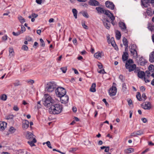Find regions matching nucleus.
Here are the masks:
<instances>
[{
    "label": "nucleus",
    "mask_w": 154,
    "mask_h": 154,
    "mask_svg": "<svg viewBox=\"0 0 154 154\" xmlns=\"http://www.w3.org/2000/svg\"><path fill=\"white\" fill-rule=\"evenodd\" d=\"M38 15L37 14H35L34 13H33L32 14V16L33 18H36L38 16Z\"/></svg>",
    "instance_id": "338daca9"
},
{
    "label": "nucleus",
    "mask_w": 154,
    "mask_h": 154,
    "mask_svg": "<svg viewBox=\"0 0 154 154\" xmlns=\"http://www.w3.org/2000/svg\"><path fill=\"white\" fill-rule=\"evenodd\" d=\"M145 73L147 74L146 76L147 77H149L150 76L149 75L150 74V71L149 70H147L145 72Z\"/></svg>",
    "instance_id": "774afa93"
},
{
    "label": "nucleus",
    "mask_w": 154,
    "mask_h": 154,
    "mask_svg": "<svg viewBox=\"0 0 154 154\" xmlns=\"http://www.w3.org/2000/svg\"><path fill=\"white\" fill-rule=\"evenodd\" d=\"M7 123L4 122L0 121V130H3L6 127Z\"/></svg>",
    "instance_id": "f3484780"
},
{
    "label": "nucleus",
    "mask_w": 154,
    "mask_h": 154,
    "mask_svg": "<svg viewBox=\"0 0 154 154\" xmlns=\"http://www.w3.org/2000/svg\"><path fill=\"white\" fill-rule=\"evenodd\" d=\"M13 109L15 111H18L19 110V108L17 106H14L13 107Z\"/></svg>",
    "instance_id": "4d7b16f0"
},
{
    "label": "nucleus",
    "mask_w": 154,
    "mask_h": 154,
    "mask_svg": "<svg viewBox=\"0 0 154 154\" xmlns=\"http://www.w3.org/2000/svg\"><path fill=\"white\" fill-rule=\"evenodd\" d=\"M57 83L54 81L48 82L45 85V91L48 93L52 92L54 91L57 87Z\"/></svg>",
    "instance_id": "f03ea898"
},
{
    "label": "nucleus",
    "mask_w": 154,
    "mask_h": 154,
    "mask_svg": "<svg viewBox=\"0 0 154 154\" xmlns=\"http://www.w3.org/2000/svg\"><path fill=\"white\" fill-rule=\"evenodd\" d=\"M124 151L126 153H130L134 152V149L132 148H128L125 149Z\"/></svg>",
    "instance_id": "c756f323"
},
{
    "label": "nucleus",
    "mask_w": 154,
    "mask_h": 154,
    "mask_svg": "<svg viewBox=\"0 0 154 154\" xmlns=\"http://www.w3.org/2000/svg\"><path fill=\"white\" fill-rule=\"evenodd\" d=\"M27 82L30 84H32L34 83V80L30 79L28 81H27Z\"/></svg>",
    "instance_id": "680f3d73"
},
{
    "label": "nucleus",
    "mask_w": 154,
    "mask_h": 154,
    "mask_svg": "<svg viewBox=\"0 0 154 154\" xmlns=\"http://www.w3.org/2000/svg\"><path fill=\"white\" fill-rule=\"evenodd\" d=\"M119 79L121 80L122 82L124 81L125 80L124 77L122 75H120L119 77Z\"/></svg>",
    "instance_id": "5fc2aeb1"
},
{
    "label": "nucleus",
    "mask_w": 154,
    "mask_h": 154,
    "mask_svg": "<svg viewBox=\"0 0 154 154\" xmlns=\"http://www.w3.org/2000/svg\"><path fill=\"white\" fill-rule=\"evenodd\" d=\"M102 53L100 52H97L94 54V57L96 58L100 59L101 58Z\"/></svg>",
    "instance_id": "7c9ffc66"
},
{
    "label": "nucleus",
    "mask_w": 154,
    "mask_h": 154,
    "mask_svg": "<svg viewBox=\"0 0 154 154\" xmlns=\"http://www.w3.org/2000/svg\"><path fill=\"white\" fill-rule=\"evenodd\" d=\"M67 69L66 67H61L60 68V69L62 70V71L63 73H65L66 72V71L67 70Z\"/></svg>",
    "instance_id": "09e8293b"
},
{
    "label": "nucleus",
    "mask_w": 154,
    "mask_h": 154,
    "mask_svg": "<svg viewBox=\"0 0 154 154\" xmlns=\"http://www.w3.org/2000/svg\"><path fill=\"white\" fill-rule=\"evenodd\" d=\"M45 143H43V145H44L45 144ZM45 143L46 144L47 146H48L50 148V149H52V147L51 146V143L49 141H48L46 142Z\"/></svg>",
    "instance_id": "79ce46f5"
},
{
    "label": "nucleus",
    "mask_w": 154,
    "mask_h": 154,
    "mask_svg": "<svg viewBox=\"0 0 154 154\" xmlns=\"http://www.w3.org/2000/svg\"><path fill=\"white\" fill-rule=\"evenodd\" d=\"M137 47L135 45H132L131 48H130V51L131 54V55L134 57H137L138 54L136 49Z\"/></svg>",
    "instance_id": "39448f33"
},
{
    "label": "nucleus",
    "mask_w": 154,
    "mask_h": 154,
    "mask_svg": "<svg viewBox=\"0 0 154 154\" xmlns=\"http://www.w3.org/2000/svg\"><path fill=\"white\" fill-rule=\"evenodd\" d=\"M133 63L132 60L131 59H129L125 63V67H126L129 66L131 65V64Z\"/></svg>",
    "instance_id": "bb28decb"
},
{
    "label": "nucleus",
    "mask_w": 154,
    "mask_h": 154,
    "mask_svg": "<svg viewBox=\"0 0 154 154\" xmlns=\"http://www.w3.org/2000/svg\"><path fill=\"white\" fill-rule=\"evenodd\" d=\"M22 49L24 51H27L28 49V48L26 45H23L22 48Z\"/></svg>",
    "instance_id": "603ef678"
},
{
    "label": "nucleus",
    "mask_w": 154,
    "mask_h": 154,
    "mask_svg": "<svg viewBox=\"0 0 154 154\" xmlns=\"http://www.w3.org/2000/svg\"><path fill=\"white\" fill-rule=\"evenodd\" d=\"M15 116L13 114H9L5 116V119L8 120H13Z\"/></svg>",
    "instance_id": "5701e85b"
},
{
    "label": "nucleus",
    "mask_w": 154,
    "mask_h": 154,
    "mask_svg": "<svg viewBox=\"0 0 154 154\" xmlns=\"http://www.w3.org/2000/svg\"><path fill=\"white\" fill-rule=\"evenodd\" d=\"M26 39L28 41H31L32 38L29 36H27L26 37Z\"/></svg>",
    "instance_id": "bf43d9fd"
},
{
    "label": "nucleus",
    "mask_w": 154,
    "mask_h": 154,
    "mask_svg": "<svg viewBox=\"0 0 154 154\" xmlns=\"http://www.w3.org/2000/svg\"><path fill=\"white\" fill-rule=\"evenodd\" d=\"M21 31L22 32L21 33H23V32H25L26 30V28L23 25H21Z\"/></svg>",
    "instance_id": "864d4df0"
},
{
    "label": "nucleus",
    "mask_w": 154,
    "mask_h": 154,
    "mask_svg": "<svg viewBox=\"0 0 154 154\" xmlns=\"http://www.w3.org/2000/svg\"><path fill=\"white\" fill-rule=\"evenodd\" d=\"M55 93L56 96L58 97H61L65 95L66 93V89L63 87H58L55 90Z\"/></svg>",
    "instance_id": "20e7f679"
},
{
    "label": "nucleus",
    "mask_w": 154,
    "mask_h": 154,
    "mask_svg": "<svg viewBox=\"0 0 154 154\" xmlns=\"http://www.w3.org/2000/svg\"><path fill=\"white\" fill-rule=\"evenodd\" d=\"M116 39L118 40H119L121 36V34L120 32L118 30H116Z\"/></svg>",
    "instance_id": "cd10ccee"
},
{
    "label": "nucleus",
    "mask_w": 154,
    "mask_h": 154,
    "mask_svg": "<svg viewBox=\"0 0 154 154\" xmlns=\"http://www.w3.org/2000/svg\"><path fill=\"white\" fill-rule=\"evenodd\" d=\"M63 109L62 105L59 104H54L49 108V111L51 114H58L60 113Z\"/></svg>",
    "instance_id": "f257e3e1"
},
{
    "label": "nucleus",
    "mask_w": 154,
    "mask_h": 154,
    "mask_svg": "<svg viewBox=\"0 0 154 154\" xmlns=\"http://www.w3.org/2000/svg\"><path fill=\"white\" fill-rule=\"evenodd\" d=\"M119 27L123 31H125L126 28V26L125 23L122 22H120L119 23Z\"/></svg>",
    "instance_id": "aec40b11"
},
{
    "label": "nucleus",
    "mask_w": 154,
    "mask_h": 154,
    "mask_svg": "<svg viewBox=\"0 0 154 154\" xmlns=\"http://www.w3.org/2000/svg\"><path fill=\"white\" fill-rule=\"evenodd\" d=\"M29 122L28 121L25 120L23 121L22 124V128L24 130L27 129L29 126Z\"/></svg>",
    "instance_id": "f8f14e48"
},
{
    "label": "nucleus",
    "mask_w": 154,
    "mask_h": 154,
    "mask_svg": "<svg viewBox=\"0 0 154 154\" xmlns=\"http://www.w3.org/2000/svg\"><path fill=\"white\" fill-rule=\"evenodd\" d=\"M117 92V88L116 87L112 86L109 90V94L110 96H115Z\"/></svg>",
    "instance_id": "6e6552de"
},
{
    "label": "nucleus",
    "mask_w": 154,
    "mask_h": 154,
    "mask_svg": "<svg viewBox=\"0 0 154 154\" xmlns=\"http://www.w3.org/2000/svg\"><path fill=\"white\" fill-rule=\"evenodd\" d=\"M36 107L37 109H39L41 107V105L40 104V101H38L37 102V106H36Z\"/></svg>",
    "instance_id": "3c124183"
},
{
    "label": "nucleus",
    "mask_w": 154,
    "mask_h": 154,
    "mask_svg": "<svg viewBox=\"0 0 154 154\" xmlns=\"http://www.w3.org/2000/svg\"><path fill=\"white\" fill-rule=\"evenodd\" d=\"M72 12L73 14V15L75 19L77 18V11L75 8L72 9Z\"/></svg>",
    "instance_id": "2f4dec72"
},
{
    "label": "nucleus",
    "mask_w": 154,
    "mask_h": 154,
    "mask_svg": "<svg viewBox=\"0 0 154 154\" xmlns=\"http://www.w3.org/2000/svg\"><path fill=\"white\" fill-rule=\"evenodd\" d=\"M122 41L124 45L125 46H127L128 45V42L127 39L125 37H124L122 39Z\"/></svg>",
    "instance_id": "e433bc0d"
},
{
    "label": "nucleus",
    "mask_w": 154,
    "mask_h": 154,
    "mask_svg": "<svg viewBox=\"0 0 154 154\" xmlns=\"http://www.w3.org/2000/svg\"><path fill=\"white\" fill-rule=\"evenodd\" d=\"M136 135H141L143 134V131L141 130L135 131Z\"/></svg>",
    "instance_id": "ea45409f"
},
{
    "label": "nucleus",
    "mask_w": 154,
    "mask_h": 154,
    "mask_svg": "<svg viewBox=\"0 0 154 154\" xmlns=\"http://www.w3.org/2000/svg\"><path fill=\"white\" fill-rule=\"evenodd\" d=\"M145 89H146L143 86H142L140 88V90L142 92H144L145 91Z\"/></svg>",
    "instance_id": "0e129e2a"
},
{
    "label": "nucleus",
    "mask_w": 154,
    "mask_h": 154,
    "mask_svg": "<svg viewBox=\"0 0 154 154\" xmlns=\"http://www.w3.org/2000/svg\"><path fill=\"white\" fill-rule=\"evenodd\" d=\"M40 41L41 42L40 45L42 47H44L45 45V43L43 41V40L42 38H40Z\"/></svg>",
    "instance_id": "c03bdc74"
},
{
    "label": "nucleus",
    "mask_w": 154,
    "mask_h": 154,
    "mask_svg": "<svg viewBox=\"0 0 154 154\" xmlns=\"http://www.w3.org/2000/svg\"><path fill=\"white\" fill-rule=\"evenodd\" d=\"M128 52H124L122 55V59L123 61H126L128 59Z\"/></svg>",
    "instance_id": "6ab92c4d"
},
{
    "label": "nucleus",
    "mask_w": 154,
    "mask_h": 154,
    "mask_svg": "<svg viewBox=\"0 0 154 154\" xmlns=\"http://www.w3.org/2000/svg\"><path fill=\"white\" fill-rule=\"evenodd\" d=\"M140 64L141 65L144 66L146 62L145 61L143 57H141L139 59Z\"/></svg>",
    "instance_id": "c85d7f7f"
},
{
    "label": "nucleus",
    "mask_w": 154,
    "mask_h": 154,
    "mask_svg": "<svg viewBox=\"0 0 154 154\" xmlns=\"http://www.w3.org/2000/svg\"><path fill=\"white\" fill-rule=\"evenodd\" d=\"M33 135L32 133L29 131H27L26 136L27 139L31 140H33V138H35V137H33Z\"/></svg>",
    "instance_id": "4468645a"
},
{
    "label": "nucleus",
    "mask_w": 154,
    "mask_h": 154,
    "mask_svg": "<svg viewBox=\"0 0 154 154\" xmlns=\"http://www.w3.org/2000/svg\"><path fill=\"white\" fill-rule=\"evenodd\" d=\"M148 28L149 30L152 31L154 29V26L151 23H149L148 24Z\"/></svg>",
    "instance_id": "72a5a7b5"
},
{
    "label": "nucleus",
    "mask_w": 154,
    "mask_h": 154,
    "mask_svg": "<svg viewBox=\"0 0 154 154\" xmlns=\"http://www.w3.org/2000/svg\"><path fill=\"white\" fill-rule=\"evenodd\" d=\"M150 8H148L147 9L146 12L148 16H151L152 15V11Z\"/></svg>",
    "instance_id": "58836bf2"
},
{
    "label": "nucleus",
    "mask_w": 154,
    "mask_h": 154,
    "mask_svg": "<svg viewBox=\"0 0 154 154\" xmlns=\"http://www.w3.org/2000/svg\"><path fill=\"white\" fill-rule=\"evenodd\" d=\"M136 65L135 64H133L129 66L126 68L128 69V71L129 72H131L132 71H134L135 69H136Z\"/></svg>",
    "instance_id": "a211bd4d"
},
{
    "label": "nucleus",
    "mask_w": 154,
    "mask_h": 154,
    "mask_svg": "<svg viewBox=\"0 0 154 154\" xmlns=\"http://www.w3.org/2000/svg\"><path fill=\"white\" fill-rule=\"evenodd\" d=\"M9 51L10 55L13 56L14 55V50L12 47H10L9 48Z\"/></svg>",
    "instance_id": "4c0bfd02"
},
{
    "label": "nucleus",
    "mask_w": 154,
    "mask_h": 154,
    "mask_svg": "<svg viewBox=\"0 0 154 154\" xmlns=\"http://www.w3.org/2000/svg\"><path fill=\"white\" fill-rule=\"evenodd\" d=\"M105 5L106 7L111 10L114 9L115 5L112 2L108 1H107L105 2Z\"/></svg>",
    "instance_id": "1a4fd4ad"
},
{
    "label": "nucleus",
    "mask_w": 154,
    "mask_h": 154,
    "mask_svg": "<svg viewBox=\"0 0 154 154\" xmlns=\"http://www.w3.org/2000/svg\"><path fill=\"white\" fill-rule=\"evenodd\" d=\"M142 5L144 7L147 8L148 7V1L147 0H141Z\"/></svg>",
    "instance_id": "a878e982"
},
{
    "label": "nucleus",
    "mask_w": 154,
    "mask_h": 154,
    "mask_svg": "<svg viewBox=\"0 0 154 154\" xmlns=\"http://www.w3.org/2000/svg\"><path fill=\"white\" fill-rule=\"evenodd\" d=\"M9 131L11 133H13L15 131L16 129L15 128H14L13 127H11L10 128Z\"/></svg>",
    "instance_id": "a19ab883"
},
{
    "label": "nucleus",
    "mask_w": 154,
    "mask_h": 154,
    "mask_svg": "<svg viewBox=\"0 0 154 154\" xmlns=\"http://www.w3.org/2000/svg\"><path fill=\"white\" fill-rule=\"evenodd\" d=\"M105 14L108 16L111 20H115V17L113 14L110 13L109 11L107 10V11H106L105 13Z\"/></svg>",
    "instance_id": "9b49d317"
},
{
    "label": "nucleus",
    "mask_w": 154,
    "mask_h": 154,
    "mask_svg": "<svg viewBox=\"0 0 154 154\" xmlns=\"http://www.w3.org/2000/svg\"><path fill=\"white\" fill-rule=\"evenodd\" d=\"M137 76L139 78L142 79L145 76V73L143 71H140L139 72H138Z\"/></svg>",
    "instance_id": "393cba45"
},
{
    "label": "nucleus",
    "mask_w": 154,
    "mask_h": 154,
    "mask_svg": "<svg viewBox=\"0 0 154 154\" xmlns=\"http://www.w3.org/2000/svg\"><path fill=\"white\" fill-rule=\"evenodd\" d=\"M136 97L137 99L140 101H141L142 100V99L140 97V93L139 92H138L137 94L136 95Z\"/></svg>",
    "instance_id": "a18cd8bd"
},
{
    "label": "nucleus",
    "mask_w": 154,
    "mask_h": 154,
    "mask_svg": "<svg viewBox=\"0 0 154 154\" xmlns=\"http://www.w3.org/2000/svg\"><path fill=\"white\" fill-rule=\"evenodd\" d=\"M33 140L28 141L27 143L31 146H35L34 143H36V140L35 138H33Z\"/></svg>",
    "instance_id": "4be33fe9"
},
{
    "label": "nucleus",
    "mask_w": 154,
    "mask_h": 154,
    "mask_svg": "<svg viewBox=\"0 0 154 154\" xmlns=\"http://www.w3.org/2000/svg\"><path fill=\"white\" fill-rule=\"evenodd\" d=\"M105 152H109V146H106V147L105 148Z\"/></svg>",
    "instance_id": "69168bd1"
},
{
    "label": "nucleus",
    "mask_w": 154,
    "mask_h": 154,
    "mask_svg": "<svg viewBox=\"0 0 154 154\" xmlns=\"http://www.w3.org/2000/svg\"><path fill=\"white\" fill-rule=\"evenodd\" d=\"M89 5L92 6H98L99 5V3L95 0H90L89 2Z\"/></svg>",
    "instance_id": "2eb2a0df"
},
{
    "label": "nucleus",
    "mask_w": 154,
    "mask_h": 154,
    "mask_svg": "<svg viewBox=\"0 0 154 154\" xmlns=\"http://www.w3.org/2000/svg\"><path fill=\"white\" fill-rule=\"evenodd\" d=\"M149 61L151 63L154 62V51L151 52L149 54Z\"/></svg>",
    "instance_id": "412c9836"
},
{
    "label": "nucleus",
    "mask_w": 154,
    "mask_h": 154,
    "mask_svg": "<svg viewBox=\"0 0 154 154\" xmlns=\"http://www.w3.org/2000/svg\"><path fill=\"white\" fill-rule=\"evenodd\" d=\"M59 97L60 98V101L62 103L66 104L68 103L69 97L68 95L65 94Z\"/></svg>",
    "instance_id": "0eeeda50"
},
{
    "label": "nucleus",
    "mask_w": 154,
    "mask_h": 154,
    "mask_svg": "<svg viewBox=\"0 0 154 154\" xmlns=\"http://www.w3.org/2000/svg\"><path fill=\"white\" fill-rule=\"evenodd\" d=\"M8 36L6 35L2 37V39L4 41H6L7 39Z\"/></svg>",
    "instance_id": "e2e57ef3"
},
{
    "label": "nucleus",
    "mask_w": 154,
    "mask_h": 154,
    "mask_svg": "<svg viewBox=\"0 0 154 154\" xmlns=\"http://www.w3.org/2000/svg\"><path fill=\"white\" fill-rule=\"evenodd\" d=\"M143 108L145 109H150L151 108L150 103L148 102H146L141 105Z\"/></svg>",
    "instance_id": "9d476101"
},
{
    "label": "nucleus",
    "mask_w": 154,
    "mask_h": 154,
    "mask_svg": "<svg viewBox=\"0 0 154 154\" xmlns=\"http://www.w3.org/2000/svg\"><path fill=\"white\" fill-rule=\"evenodd\" d=\"M82 24L83 27L84 29H88V26L86 25L84 23L82 22Z\"/></svg>",
    "instance_id": "052dcab7"
},
{
    "label": "nucleus",
    "mask_w": 154,
    "mask_h": 154,
    "mask_svg": "<svg viewBox=\"0 0 154 154\" xmlns=\"http://www.w3.org/2000/svg\"><path fill=\"white\" fill-rule=\"evenodd\" d=\"M98 72L99 73H102V74H103L104 73H106V72H105L104 69H101L100 71H98Z\"/></svg>",
    "instance_id": "6e6d98bb"
},
{
    "label": "nucleus",
    "mask_w": 154,
    "mask_h": 154,
    "mask_svg": "<svg viewBox=\"0 0 154 154\" xmlns=\"http://www.w3.org/2000/svg\"><path fill=\"white\" fill-rule=\"evenodd\" d=\"M102 101L105 103V105H106V106H109V104L108 103L106 102V99H103V100H102Z\"/></svg>",
    "instance_id": "13d9d810"
},
{
    "label": "nucleus",
    "mask_w": 154,
    "mask_h": 154,
    "mask_svg": "<svg viewBox=\"0 0 154 154\" xmlns=\"http://www.w3.org/2000/svg\"><path fill=\"white\" fill-rule=\"evenodd\" d=\"M82 15L85 17L88 18L89 16L87 13L86 12H84L82 14Z\"/></svg>",
    "instance_id": "de8ad7c7"
},
{
    "label": "nucleus",
    "mask_w": 154,
    "mask_h": 154,
    "mask_svg": "<svg viewBox=\"0 0 154 154\" xmlns=\"http://www.w3.org/2000/svg\"><path fill=\"white\" fill-rule=\"evenodd\" d=\"M96 86V84L95 83H93L90 89V91L92 92H95L96 91V89L95 88Z\"/></svg>",
    "instance_id": "b1692460"
},
{
    "label": "nucleus",
    "mask_w": 154,
    "mask_h": 154,
    "mask_svg": "<svg viewBox=\"0 0 154 154\" xmlns=\"http://www.w3.org/2000/svg\"><path fill=\"white\" fill-rule=\"evenodd\" d=\"M107 42L109 44H111V45L113 47H114L116 45L115 42L114 41V38L113 37L111 38L110 39V38L109 36H107Z\"/></svg>",
    "instance_id": "ddd939ff"
},
{
    "label": "nucleus",
    "mask_w": 154,
    "mask_h": 154,
    "mask_svg": "<svg viewBox=\"0 0 154 154\" xmlns=\"http://www.w3.org/2000/svg\"><path fill=\"white\" fill-rule=\"evenodd\" d=\"M96 10L99 14H104L107 10H105L104 9L100 7H97L96 8Z\"/></svg>",
    "instance_id": "dca6fc26"
},
{
    "label": "nucleus",
    "mask_w": 154,
    "mask_h": 154,
    "mask_svg": "<svg viewBox=\"0 0 154 154\" xmlns=\"http://www.w3.org/2000/svg\"><path fill=\"white\" fill-rule=\"evenodd\" d=\"M44 97V100L43 101V104L45 106L51 107L54 104V100L48 94H45Z\"/></svg>",
    "instance_id": "7ed1b4c3"
},
{
    "label": "nucleus",
    "mask_w": 154,
    "mask_h": 154,
    "mask_svg": "<svg viewBox=\"0 0 154 154\" xmlns=\"http://www.w3.org/2000/svg\"><path fill=\"white\" fill-rule=\"evenodd\" d=\"M21 33V32L19 31L18 32H12L13 35L15 36H17L19 35Z\"/></svg>",
    "instance_id": "8fccbe9b"
},
{
    "label": "nucleus",
    "mask_w": 154,
    "mask_h": 154,
    "mask_svg": "<svg viewBox=\"0 0 154 154\" xmlns=\"http://www.w3.org/2000/svg\"><path fill=\"white\" fill-rule=\"evenodd\" d=\"M149 70L151 72H154V66L151 64L149 66Z\"/></svg>",
    "instance_id": "f704fd0d"
},
{
    "label": "nucleus",
    "mask_w": 154,
    "mask_h": 154,
    "mask_svg": "<svg viewBox=\"0 0 154 154\" xmlns=\"http://www.w3.org/2000/svg\"><path fill=\"white\" fill-rule=\"evenodd\" d=\"M102 21L106 29H109L110 28V21L108 18L107 17L104 18L102 20Z\"/></svg>",
    "instance_id": "423d86ee"
},
{
    "label": "nucleus",
    "mask_w": 154,
    "mask_h": 154,
    "mask_svg": "<svg viewBox=\"0 0 154 154\" xmlns=\"http://www.w3.org/2000/svg\"><path fill=\"white\" fill-rule=\"evenodd\" d=\"M122 89L123 92L125 91L127 89V88L125 83H123L122 85Z\"/></svg>",
    "instance_id": "37998d69"
},
{
    "label": "nucleus",
    "mask_w": 154,
    "mask_h": 154,
    "mask_svg": "<svg viewBox=\"0 0 154 154\" xmlns=\"http://www.w3.org/2000/svg\"><path fill=\"white\" fill-rule=\"evenodd\" d=\"M14 84L15 86H18L20 85V82L19 80H17L15 81Z\"/></svg>",
    "instance_id": "49530a36"
},
{
    "label": "nucleus",
    "mask_w": 154,
    "mask_h": 154,
    "mask_svg": "<svg viewBox=\"0 0 154 154\" xmlns=\"http://www.w3.org/2000/svg\"><path fill=\"white\" fill-rule=\"evenodd\" d=\"M0 99L3 101H5L7 98V96L5 94H3L1 95L0 97Z\"/></svg>",
    "instance_id": "473e14b6"
},
{
    "label": "nucleus",
    "mask_w": 154,
    "mask_h": 154,
    "mask_svg": "<svg viewBox=\"0 0 154 154\" xmlns=\"http://www.w3.org/2000/svg\"><path fill=\"white\" fill-rule=\"evenodd\" d=\"M18 19L21 23H23L25 22V19L23 18L21 16H20L18 17Z\"/></svg>",
    "instance_id": "c9c22d12"
}]
</instances>
